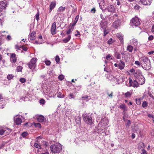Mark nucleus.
<instances>
[{"label":"nucleus","mask_w":154,"mask_h":154,"mask_svg":"<svg viewBox=\"0 0 154 154\" xmlns=\"http://www.w3.org/2000/svg\"><path fill=\"white\" fill-rule=\"evenodd\" d=\"M121 63L119 65V68L122 70L123 69L125 66V64L124 63L122 62V60H120Z\"/></svg>","instance_id":"20"},{"label":"nucleus","mask_w":154,"mask_h":154,"mask_svg":"<svg viewBox=\"0 0 154 154\" xmlns=\"http://www.w3.org/2000/svg\"><path fill=\"white\" fill-rule=\"evenodd\" d=\"M117 36L121 42V43L123 44L124 41L123 40V35L121 33H119L117 34Z\"/></svg>","instance_id":"16"},{"label":"nucleus","mask_w":154,"mask_h":154,"mask_svg":"<svg viewBox=\"0 0 154 154\" xmlns=\"http://www.w3.org/2000/svg\"><path fill=\"white\" fill-rule=\"evenodd\" d=\"M107 10L112 13H114L115 12V8L113 5H108L106 8Z\"/></svg>","instance_id":"11"},{"label":"nucleus","mask_w":154,"mask_h":154,"mask_svg":"<svg viewBox=\"0 0 154 154\" xmlns=\"http://www.w3.org/2000/svg\"><path fill=\"white\" fill-rule=\"evenodd\" d=\"M69 96L71 97V99L74 98L75 97V96L73 95V94L72 93H70L69 94Z\"/></svg>","instance_id":"57"},{"label":"nucleus","mask_w":154,"mask_h":154,"mask_svg":"<svg viewBox=\"0 0 154 154\" xmlns=\"http://www.w3.org/2000/svg\"><path fill=\"white\" fill-rule=\"evenodd\" d=\"M104 36H105L108 33V32L107 31L106 29L104 30Z\"/></svg>","instance_id":"62"},{"label":"nucleus","mask_w":154,"mask_h":154,"mask_svg":"<svg viewBox=\"0 0 154 154\" xmlns=\"http://www.w3.org/2000/svg\"><path fill=\"white\" fill-rule=\"evenodd\" d=\"M154 38L153 35H151L149 37L148 39L149 40H152Z\"/></svg>","instance_id":"55"},{"label":"nucleus","mask_w":154,"mask_h":154,"mask_svg":"<svg viewBox=\"0 0 154 154\" xmlns=\"http://www.w3.org/2000/svg\"><path fill=\"white\" fill-rule=\"evenodd\" d=\"M112 38H110L108 41L107 43L109 44H111L112 43Z\"/></svg>","instance_id":"46"},{"label":"nucleus","mask_w":154,"mask_h":154,"mask_svg":"<svg viewBox=\"0 0 154 154\" xmlns=\"http://www.w3.org/2000/svg\"><path fill=\"white\" fill-rule=\"evenodd\" d=\"M36 118L38 121L39 122H45L46 121V119H45L44 117L42 115L38 116Z\"/></svg>","instance_id":"10"},{"label":"nucleus","mask_w":154,"mask_h":154,"mask_svg":"<svg viewBox=\"0 0 154 154\" xmlns=\"http://www.w3.org/2000/svg\"><path fill=\"white\" fill-rule=\"evenodd\" d=\"M107 94L108 95V96L109 97H110V98H112V96H113V95H112L113 92H111V94H109L108 93Z\"/></svg>","instance_id":"59"},{"label":"nucleus","mask_w":154,"mask_h":154,"mask_svg":"<svg viewBox=\"0 0 154 154\" xmlns=\"http://www.w3.org/2000/svg\"><path fill=\"white\" fill-rule=\"evenodd\" d=\"M106 59L107 60H112V58L111 57V56L110 54H108L106 56Z\"/></svg>","instance_id":"47"},{"label":"nucleus","mask_w":154,"mask_h":154,"mask_svg":"<svg viewBox=\"0 0 154 154\" xmlns=\"http://www.w3.org/2000/svg\"><path fill=\"white\" fill-rule=\"evenodd\" d=\"M10 60L11 62L15 63L17 60V58L15 54H12L10 57Z\"/></svg>","instance_id":"15"},{"label":"nucleus","mask_w":154,"mask_h":154,"mask_svg":"<svg viewBox=\"0 0 154 154\" xmlns=\"http://www.w3.org/2000/svg\"><path fill=\"white\" fill-rule=\"evenodd\" d=\"M14 122L16 125H18L21 124L22 122V120L19 117L16 118L15 117H14Z\"/></svg>","instance_id":"14"},{"label":"nucleus","mask_w":154,"mask_h":154,"mask_svg":"<svg viewBox=\"0 0 154 154\" xmlns=\"http://www.w3.org/2000/svg\"><path fill=\"white\" fill-rule=\"evenodd\" d=\"M125 96L126 97H131V94L129 91L127 92L125 94Z\"/></svg>","instance_id":"34"},{"label":"nucleus","mask_w":154,"mask_h":154,"mask_svg":"<svg viewBox=\"0 0 154 154\" xmlns=\"http://www.w3.org/2000/svg\"><path fill=\"white\" fill-rule=\"evenodd\" d=\"M56 5L55 2H52L50 4V12H51L52 9L54 8Z\"/></svg>","instance_id":"19"},{"label":"nucleus","mask_w":154,"mask_h":154,"mask_svg":"<svg viewBox=\"0 0 154 154\" xmlns=\"http://www.w3.org/2000/svg\"><path fill=\"white\" fill-rule=\"evenodd\" d=\"M138 80L139 84L141 85L144 84L145 82L144 78L142 75H141V76L140 77V78L138 79Z\"/></svg>","instance_id":"21"},{"label":"nucleus","mask_w":154,"mask_h":154,"mask_svg":"<svg viewBox=\"0 0 154 154\" xmlns=\"http://www.w3.org/2000/svg\"><path fill=\"white\" fill-rule=\"evenodd\" d=\"M138 148L139 149H144V143H141L138 144Z\"/></svg>","instance_id":"24"},{"label":"nucleus","mask_w":154,"mask_h":154,"mask_svg":"<svg viewBox=\"0 0 154 154\" xmlns=\"http://www.w3.org/2000/svg\"><path fill=\"white\" fill-rule=\"evenodd\" d=\"M60 58L59 56L57 55L55 57V60L57 63H58L60 61Z\"/></svg>","instance_id":"43"},{"label":"nucleus","mask_w":154,"mask_h":154,"mask_svg":"<svg viewBox=\"0 0 154 154\" xmlns=\"http://www.w3.org/2000/svg\"><path fill=\"white\" fill-rule=\"evenodd\" d=\"M22 69V67L21 66H18L17 67V72L21 71Z\"/></svg>","instance_id":"40"},{"label":"nucleus","mask_w":154,"mask_h":154,"mask_svg":"<svg viewBox=\"0 0 154 154\" xmlns=\"http://www.w3.org/2000/svg\"><path fill=\"white\" fill-rule=\"evenodd\" d=\"M58 78L60 80H62L64 78V76L63 75H61L59 76Z\"/></svg>","instance_id":"45"},{"label":"nucleus","mask_w":154,"mask_h":154,"mask_svg":"<svg viewBox=\"0 0 154 154\" xmlns=\"http://www.w3.org/2000/svg\"><path fill=\"white\" fill-rule=\"evenodd\" d=\"M129 82L130 84L129 86H132L133 81L132 80L131 78H130L129 79Z\"/></svg>","instance_id":"51"},{"label":"nucleus","mask_w":154,"mask_h":154,"mask_svg":"<svg viewBox=\"0 0 154 154\" xmlns=\"http://www.w3.org/2000/svg\"><path fill=\"white\" fill-rule=\"evenodd\" d=\"M15 48L18 50H20L21 48V46L19 47L18 45H15Z\"/></svg>","instance_id":"52"},{"label":"nucleus","mask_w":154,"mask_h":154,"mask_svg":"<svg viewBox=\"0 0 154 154\" xmlns=\"http://www.w3.org/2000/svg\"><path fill=\"white\" fill-rule=\"evenodd\" d=\"M34 125L36 127H38L40 128H41V125L39 123H33Z\"/></svg>","instance_id":"32"},{"label":"nucleus","mask_w":154,"mask_h":154,"mask_svg":"<svg viewBox=\"0 0 154 154\" xmlns=\"http://www.w3.org/2000/svg\"><path fill=\"white\" fill-rule=\"evenodd\" d=\"M4 134L7 135L11 131V130L10 129L5 127H4Z\"/></svg>","instance_id":"18"},{"label":"nucleus","mask_w":154,"mask_h":154,"mask_svg":"<svg viewBox=\"0 0 154 154\" xmlns=\"http://www.w3.org/2000/svg\"><path fill=\"white\" fill-rule=\"evenodd\" d=\"M142 106L143 107H146L147 106V103L146 101L143 102L142 103Z\"/></svg>","instance_id":"37"},{"label":"nucleus","mask_w":154,"mask_h":154,"mask_svg":"<svg viewBox=\"0 0 154 154\" xmlns=\"http://www.w3.org/2000/svg\"><path fill=\"white\" fill-rule=\"evenodd\" d=\"M65 7L61 6L58 8L57 11H63L65 10Z\"/></svg>","instance_id":"31"},{"label":"nucleus","mask_w":154,"mask_h":154,"mask_svg":"<svg viewBox=\"0 0 154 154\" xmlns=\"http://www.w3.org/2000/svg\"><path fill=\"white\" fill-rule=\"evenodd\" d=\"M148 116L149 118H152V119H154V116L153 115H151V114H149L148 115Z\"/></svg>","instance_id":"60"},{"label":"nucleus","mask_w":154,"mask_h":154,"mask_svg":"<svg viewBox=\"0 0 154 154\" xmlns=\"http://www.w3.org/2000/svg\"><path fill=\"white\" fill-rule=\"evenodd\" d=\"M120 21L119 20L115 21L112 23L113 27L115 29H117L120 26Z\"/></svg>","instance_id":"8"},{"label":"nucleus","mask_w":154,"mask_h":154,"mask_svg":"<svg viewBox=\"0 0 154 154\" xmlns=\"http://www.w3.org/2000/svg\"><path fill=\"white\" fill-rule=\"evenodd\" d=\"M13 77H14V76L12 75H9L7 76V78L9 80H10Z\"/></svg>","instance_id":"36"},{"label":"nucleus","mask_w":154,"mask_h":154,"mask_svg":"<svg viewBox=\"0 0 154 154\" xmlns=\"http://www.w3.org/2000/svg\"><path fill=\"white\" fill-rule=\"evenodd\" d=\"M79 18V15H78L77 16H76V17L75 18V20L72 24V26H75V24H76V23L78 21Z\"/></svg>","instance_id":"25"},{"label":"nucleus","mask_w":154,"mask_h":154,"mask_svg":"<svg viewBox=\"0 0 154 154\" xmlns=\"http://www.w3.org/2000/svg\"><path fill=\"white\" fill-rule=\"evenodd\" d=\"M132 86L134 87H137L138 86V84L137 81L136 80L134 81Z\"/></svg>","instance_id":"29"},{"label":"nucleus","mask_w":154,"mask_h":154,"mask_svg":"<svg viewBox=\"0 0 154 154\" xmlns=\"http://www.w3.org/2000/svg\"><path fill=\"white\" fill-rule=\"evenodd\" d=\"M136 103L138 105H139L141 103V101L140 99H138V100L136 99Z\"/></svg>","instance_id":"49"},{"label":"nucleus","mask_w":154,"mask_h":154,"mask_svg":"<svg viewBox=\"0 0 154 154\" xmlns=\"http://www.w3.org/2000/svg\"><path fill=\"white\" fill-rule=\"evenodd\" d=\"M140 60L141 65L145 64L149 62V59L147 57L145 56H143L140 57Z\"/></svg>","instance_id":"6"},{"label":"nucleus","mask_w":154,"mask_h":154,"mask_svg":"<svg viewBox=\"0 0 154 154\" xmlns=\"http://www.w3.org/2000/svg\"><path fill=\"white\" fill-rule=\"evenodd\" d=\"M71 38V35H69L67 37L65 38L63 40V42L65 43H67L69 41Z\"/></svg>","instance_id":"23"},{"label":"nucleus","mask_w":154,"mask_h":154,"mask_svg":"<svg viewBox=\"0 0 154 154\" xmlns=\"http://www.w3.org/2000/svg\"><path fill=\"white\" fill-rule=\"evenodd\" d=\"M131 23L133 27H136L140 25V21L138 17H135L131 20Z\"/></svg>","instance_id":"2"},{"label":"nucleus","mask_w":154,"mask_h":154,"mask_svg":"<svg viewBox=\"0 0 154 154\" xmlns=\"http://www.w3.org/2000/svg\"><path fill=\"white\" fill-rule=\"evenodd\" d=\"M135 64L139 66H140V64H141L140 62L138 61H136L135 62Z\"/></svg>","instance_id":"54"},{"label":"nucleus","mask_w":154,"mask_h":154,"mask_svg":"<svg viewBox=\"0 0 154 154\" xmlns=\"http://www.w3.org/2000/svg\"><path fill=\"white\" fill-rule=\"evenodd\" d=\"M91 98L87 95L85 96H83L82 97V100H85L86 101H88Z\"/></svg>","instance_id":"28"},{"label":"nucleus","mask_w":154,"mask_h":154,"mask_svg":"<svg viewBox=\"0 0 154 154\" xmlns=\"http://www.w3.org/2000/svg\"><path fill=\"white\" fill-rule=\"evenodd\" d=\"M43 144L46 146H47L48 145V143L46 141H44Z\"/></svg>","instance_id":"61"},{"label":"nucleus","mask_w":154,"mask_h":154,"mask_svg":"<svg viewBox=\"0 0 154 154\" xmlns=\"http://www.w3.org/2000/svg\"><path fill=\"white\" fill-rule=\"evenodd\" d=\"M51 33L52 35H54L56 33V23L54 22L52 24L51 30Z\"/></svg>","instance_id":"7"},{"label":"nucleus","mask_w":154,"mask_h":154,"mask_svg":"<svg viewBox=\"0 0 154 154\" xmlns=\"http://www.w3.org/2000/svg\"><path fill=\"white\" fill-rule=\"evenodd\" d=\"M130 72L131 73H133L134 75L136 74V72H135V70L134 69H131L130 70Z\"/></svg>","instance_id":"53"},{"label":"nucleus","mask_w":154,"mask_h":154,"mask_svg":"<svg viewBox=\"0 0 154 154\" xmlns=\"http://www.w3.org/2000/svg\"><path fill=\"white\" fill-rule=\"evenodd\" d=\"M50 149L52 153H57L60 152L62 149V146L59 143H57L50 146Z\"/></svg>","instance_id":"1"},{"label":"nucleus","mask_w":154,"mask_h":154,"mask_svg":"<svg viewBox=\"0 0 154 154\" xmlns=\"http://www.w3.org/2000/svg\"><path fill=\"white\" fill-rule=\"evenodd\" d=\"M20 81L21 82L23 83H24L26 82V79L24 78H20Z\"/></svg>","instance_id":"44"},{"label":"nucleus","mask_w":154,"mask_h":154,"mask_svg":"<svg viewBox=\"0 0 154 154\" xmlns=\"http://www.w3.org/2000/svg\"><path fill=\"white\" fill-rule=\"evenodd\" d=\"M39 13L38 12L35 15V18L37 21H38L39 19Z\"/></svg>","instance_id":"50"},{"label":"nucleus","mask_w":154,"mask_h":154,"mask_svg":"<svg viewBox=\"0 0 154 154\" xmlns=\"http://www.w3.org/2000/svg\"><path fill=\"white\" fill-rule=\"evenodd\" d=\"M4 127L0 126V135H2L4 134Z\"/></svg>","instance_id":"30"},{"label":"nucleus","mask_w":154,"mask_h":154,"mask_svg":"<svg viewBox=\"0 0 154 154\" xmlns=\"http://www.w3.org/2000/svg\"><path fill=\"white\" fill-rule=\"evenodd\" d=\"M140 8V7L138 5H136L134 7V8L135 9H139Z\"/></svg>","instance_id":"64"},{"label":"nucleus","mask_w":154,"mask_h":154,"mask_svg":"<svg viewBox=\"0 0 154 154\" xmlns=\"http://www.w3.org/2000/svg\"><path fill=\"white\" fill-rule=\"evenodd\" d=\"M35 32L34 31H32L29 37V39L30 40L32 41L35 39Z\"/></svg>","instance_id":"17"},{"label":"nucleus","mask_w":154,"mask_h":154,"mask_svg":"<svg viewBox=\"0 0 154 154\" xmlns=\"http://www.w3.org/2000/svg\"><path fill=\"white\" fill-rule=\"evenodd\" d=\"M100 26L101 30L106 29L107 26V21L103 20L100 21Z\"/></svg>","instance_id":"5"},{"label":"nucleus","mask_w":154,"mask_h":154,"mask_svg":"<svg viewBox=\"0 0 154 154\" xmlns=\"http://www.w3.org/2000/svg\"><path fill=\"white\" fill-rule=\"evenodd\" d=\"M64 96L63 94H62L61 92H59L57 94V97L60 98H63L64 97Z\"/></svg>","instance_id":"35"},{"label":"nucleus","mask_w":154,"mask_h":154,"mask_svg":"<svg viewBox=\"0 0 154 154\" xmlns=\"http://www.w3.org/2000/svg\"><path fill=\"white\" fill-rule=\"evenodd\" d=\"M96 10L95 8H93L91 10V12L92 13H95L96 12Z\"/></svg>","instance_id":"56"},{"label":"nucleus","mask_w":154,"mask_h":154,"mask_svg":"<svg viewBox=\"0 0 154 154\" xmlns=\"http://www.w3.org/2000/svg\"><path fill=\"white\" fill-rule=\"evenodd\" d=\"M141 66L143 68L146 70H148L149 69L151 68V65L149 62L147 63L146 64L141 65Z\"/></svg>","instance_id":"9"},{"label":"nucleus","mask_w":154,"mask_h":154,"mask_svg":"<svg viewBox=\"0 0 154 154\" xmlns=\"http://www.w3.org/2000/svg\"><path fill=\"white\" fill-rule=\"evenodd\" d=\"M39 103L40 104H44L45 103V101L44 99H42L40 100Z\"/></svg>","instance_id":"42"},{"label":"nucleus","mask_w":154,"mask_h":154,"mask_svg":"<svg viewBox=\"0 0 154 154\" xmlns=\"http://www.w3.org/2000/svg\"><path fill=\"white\" fill-rule=\"evenodd\" d=\"M45 64L48 66L50 65L51 64V62L49 60H46L45 61Z\"/></svg>","instance_id":"48"},{"label":"nucleus","mask_w":154,"mask_h":154,"mask_svg":"<svg viewBox=\"0 0 154 154\" xmlns=\"http://www.w3.org/2000/svg\"><path fill=\"white\" fill-rule=\"evenodd\" d=\"M115 57L118 59H120L121 58V55L120 53L117 52L116 51L115 52Z\"/></svg>","instance_id":"22"},{"label":"nucleus","mask_w":154,"mask_h":154,"mask_svg":"<svg viewBox=\"0 0 154 154\" xmlns=\"http://www.w3.org/2000/svg\"><path fill=\"white\" fill-rule=\"evenodd\" d=\"M28 135V133L26 132H24L23 133L21 134V136L23 137H26Z\"/></svg>","instance_id":"39"},{"label":"nucleus","mask_w":154,"mask_h":154,"mask_svg":"<svg viewBox=\"0 0 154 154\" xmlns=\"http://www.w3.org/2000/svg\"><path fill=\"white\" fill-rule=\"evenodd\" d=\"M142 152L141 154H146V150L144 149H142Z\"/></svg>","instance_id":"63"},{"label":"nucleus","mask_w":154,"mask_h":154,"mask_svg":"<svg viewBox=\"0 0 154 154\" xmlns=\"http://www.w3.org/2000/svg\"><path fill=\"white\" fill-rule=\"evenodd\" d=\"M73 30V28H72V27L71 28L69 29V30L67 31L66 32V34L67 35H69Z\"/></svg>","instance_id":"38"},{"label":"nucleus","mask_w":154,"mask_h":154,"mask_svg":"<svg viewBox=\"0 0 154 154\" xmlns=\"http://www.w3.org/2000/svg\"><path fill=\"white\" fill-rule=\"evenodd\" d=\"M133 49V47L131 45L128 46L127 48V50L130 52H132Z\"/></svg>","instance_id":"26"},{"label":"nucleus","mask_w":154,"mask_h":154,"mask_svg":"<svg viewBox=\"0 0 154 154\" xmlns=\"http://www.w3.org/2000/svg\"><path fill=\"white\" fill-rule=\"evenodd\" d=\"M37 59L35 58H33L31 60L30 62L28 64L29 68L31 70H33L36 66V63Z\"/></svg>","instance_id":"3"},{"label":"nucleus","mask_w":154,"mask_h":154,"mask_svg":"<svg viewBox=\"0 0 154 154\" xmlns=\"http://www.w3.org/2000/svg\"><path fill=\"white\" fill-rule=\"evenodd\" d=\"M140 1L143 5H149L151 4L152 0H140Z\"/></svg>","instance_id":"13"},{"label":"nucleus","mask_w":154,"mask_h":154,"mask_svg":"<svg viewBox=\"0 0 154 154\" xmlns=\"http://www.w3.org/2000/svg\"><path fill=\"white\" fill-rule=\"evenodd\" d=\"M7 6V2L6 1L0 2V8L3 9H5Z\"/></svg>","instance_id":"12"},{"label":"nucleus","mask_w":154,"mask_h":154,"mask_svg":"<svg viewBox=\"0 0 154 154\" xmlns=\"http://www.w3.org/2000/svg\"><path fill=\"white\" fill-rule=\"evenodd\" d=\"M120 107L121 109L125 110V104H122L120 105Z\"/></svg>","instance_id":"41"},{"label":"nucleus","mask_w":154,"mask_h":154,"mask_svg":"<svg viewBox=\"0 0 154 154\" xmlns=\"http://www.w3.org/2000/svg\"><path fill=\"white\" fill-rule=\"evenodd\" d=\"M132 44L134 46H136L138 44V42L137 39L133 38L132 39Z\"/></svg>","instance_id":"27"},{"label":"nucleus","mask_w":154,"mask_h":154,"mask_svg":"<svg viewBox=\"0 0 154 154\" xmlns=\"http://www.w3.org/2000/svg\"><path fill=\"white\" fill-rule=\"evenodd\" d=\"M83 119L88 124L91 125L93 123L91 117L90 115H87L86 114L83 115Z\"/></svg>","instance_id":"4"},{"label":"nucleus","mask_w":154,"mask_h":154,"mask_svg":"<svg viewBox=\"0 0 154 154\" xmlns=\"http://www.w3.org/2000/svg\"><path fill=\"white\" fill-rule=\"evenodd\" d=\"M34 146L36 148L41 149V147L40 146V145H39L38 143H35L34 144Z\"/></svg>","instance_id":"33"},{"label":"nucleus","mask_w":154,"mask_h":154,"mask_svg":"<svg viewBox=\"0 0 154 154\" xmlns=\"http://www.w3.org/2000/svg\"><path fill=\"white\" fill-rule=\"evenodd\" d=\"M21 48L24 51H26L27 50V48L24 47V46H21Z\"/></svg>","instance_id":"58"}]
</instances>
